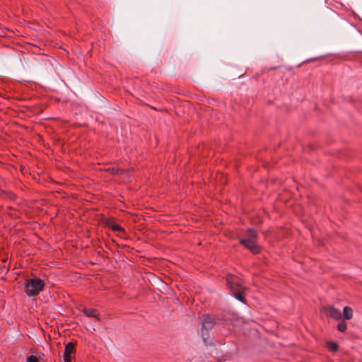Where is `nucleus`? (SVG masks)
Returning a JSON list of instances; mask_svg holds the SVG:
<instances>
[{"label":"nucleus","mask_w":362,"mask_h":362,"mask_svg":"<svg viewBox=\"0 0 362 362\" xmlns=\"http://www.w3.org/2000/svg\"><path fill=\"white\" fill-rule=\"evenodd\" d=\"M26 362H39V360L35 356L30 355L27 357Z\"/></svg>","instance_id":"nucleus-13"},{"label":"nucleus","mask_w":362,"mask_h":362,"mask_svg":"<svg viewBox=\"0 0 362 362\" xmlns=\"http://www.w3.org/2000/svg\"><path fill=\"white\" fill-rule=\"evenodd\" d=\"M227 284L233 296L240 301L244 303L243 293L245 288L242 286L239 279L233 275H229L227 278Z\"/></svg>","instance_id":"nucleus-2"},{"label":"nucleus","mask_w":362,"mask_h":362,"mask_svg":"<svg viewBox=\"0 0 362 362\" xmlns=\"http://www.w3.org/2000/svg\"><path fill=\"white\" fill-rule=\"evenodd\" d=\"M327 348L333 351V352H335L338 350V345L335 343V342H333V341H329L327 342Z\"/></svg>","instance_id":"nucleus-10"},{"label":"nucleus","mask_w":362,"mask_h":362,"mask_svg":"<svg viewBox=\"0 0 362 362\" xmlns=\"http://www.w3.org/2000/svg\"><path fill=\"white\" fill-rule=\"evenodd\" d=\"M257 231L252 228H248L239 238V241L241 245L256 255L261 251L260 247L257 245Z\"/></svg>","instance_id":"nucleus-1"},{"label":"nucleus","mask_w":362,"mask_h":362,"mask_svg":"<svg viewBox=\"0 0 362 362\" xmlns=\"http://www.w3.org/2000/svg\"><path fill=\"white\" fill-rule=\"evenodd\" d=\"M107 171H110L111 174L115 175H119L120 174H122V173H124V174L128 173V172L126 171L125 170L117 168V167H113L111 168H110L107 169Z\"/></svg>","instance_id":"nucleus-9"},{"label":"nucleus","mask_w":362,"mask_h":362,"mask_svg":"<svg viewBox=\"0 0 362 362\" xmlns=\"http://www.w3.org/2000/svg\"><path fill=\"white\" fill-rule=\"evenodd\" d=\"M109 226L115 231H124V229L116 223H112Z\"/></svg>","instance_id":"nucleus-12"},{"label":"nucleus","mask_w":362,"mask_h":362,"mask_svg":"<svg viewBox=\"0 0 362 362\" xmlns=\"http://www.w3.org/2000/svg\"><path fill=\"white\" fill-rule=\"evenodd\" d=\"M343 317L345 320L351 319L353 317V310L349 306H345L343 310Z\"/></svg>","instance_id":"nucleus-8"},{"label":"nucleus","mask_w":362,"mask_h":362,"mask_svg":"<svg viewBox=\"0 0 362 362\" xmlns=\"http://www.w3.org/2000/svg\"><path fill=\"white\" fill-rule=\"evenodd\" d=\"M74 350V344L71 342H69L65 346L64 353V362H71V354Z\"/></svg>","instance_id":"nucleus-6"},{"label":"nucleus","mask_w":362,"mask_h":362,"mask_svg":"<svg viewBox=\"0 0 362 362\" xmlns=\"http://www.w3.org/2000/svg\"><path fill=\"white\" fill-rule=\"evenodd\" d=\"M83 313L86 315V316L89 317H95L98 320H100L99 317L96 315V310L95 309H89V308H83Z\"/></svg>","instance_id":"nucleus-7"},{"label":"nucleus","mask_w":362,"mask_h":362,"mask_svg":"<svg viewBox=\"0 0 362 362\" xmlns=\"http://www.w3.org/2000/svg\"><path fill=\"white\" fill-rule=\"evenodd\" d=\"M45 283L40 279H28L25 284V293L29 296H35L43 289Z\"/></svg>","instance_id":"nucleus-3"},{"label":"nucleus","mask_w":362,"mask_h":362,"mask_svg":"<svg viewBox=\"0 0 362 362\" xmlns=\"http://www.w3.org/2000/svg\"><path fill=\"white\" fill-rule=\"evenodd\" d=\"M337 329L341 332H344L346 330V324L344 322H341L337 325Z\"/></svg>","instance_id":"nucleus-11"},{"label":"nucleus","mask_w":362,"mask_h":362,"mask_svg":"<svg viewBox=\"0 0 362 362\" xmlns=\"http://www.w3.org/2000/svg\"><path fill=\"white\" fill-rule=\"evenodd\" d=\"M126 171L128 172V173L127 174H120L119 176H120L124 180H128L129 177H130V173L129 171V170H125Z\"/></svg>","instance_id":"nucleus-14"},{"label":"nucleus","mask_w":362,"mask_h":362,"mask_svg":"<svg viewBox=\"0 0 362 362\" xmlns=\"http://www.w3.org/2000/svg\"><path fill=\"white\" fill-rule=\"evenodd\" d=\"M325 313L327 316L330 317L334 320H339L341 317V312L332 305H328L324 308Z\"/></svg>","instance_id":"nucleus-5"},{"label":"nucleus","mask_w":362,"mask_h":362,"mask_svg":"<svg viewBox=\"0 0 362 362\" xmlns=\"http://www.w3.org/2000/svg\"><path fill=\"white\" fill-rule=\"evenodd\" d=\"M199 320L202 325V336L204 340H205L204 337L208 334V329H210L214 325H216L219 318L216 317L214 315L205 314L199 317Z\"/></svg>","instance_id":"nucleus-4"}]
</instances>
